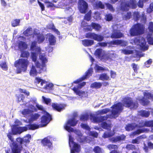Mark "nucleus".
<instances>
[{
    "instance_id": "59",
    "label": "nucleus",
    "mask_w": 153,
    "mask_h": 153,
    "mask_svg": "<svg viewBox=\"0 0 153 153\" xmlns=\"http://www.w3.org/2000/svg\"><path fill=\"white\" fill-rule=\"evenodd\" d=\"M31 113V111L28 109H25L22 112V114L24 115L29 114Z\"/></svg>"
},
{
    "instance_id": "42",
    "label": "nucleus",
    "mask_w": 153,
    "mask_h": 153,
    "mask_svg": "<svg viewBox=\"0 0 153 153\" xmlns=\"http://www.w3.org/2000/svg\"><path fill=\"white\" fill-rule=\"evenodd\" d=\"M104 19L106 21H111L113 19L112 15L111 13H107L105 15Z\"/></svg>"
},
{
    "instance_id": "11",
    "label": "nucleus",
    "mask_w": 153,
    "mask_h": 153,
    "mask_svg": "<svg viewBox=\"0 0 153 153\" xmlns=\"http://www.w3.org/2000/svg\"><path fill=\"white\" fill-rule=\"evenodd\" d=\"M53 109L58 112H60L64 109L65 105L63 104L53 103L51 104Z\"/></svg>"
},
{
    "instance_id": "49",
    "label": "nucleus",
    "mask_w": 153,
    "mask_h": 153,
    "mask_svg": "<svg viewBox=\"0 0 153 153\" xmlns=\"http://www.w3.org/2000/svg\"><path fill=\"white\" fill-rule=\"evenodd\" d=\"M25 97L24 95L20 94L18 95L17 97V101L18 102L22 101L23 102L25 99Z\"/></svg>"
},
{
    "instance_id": "40",
    "label": "nucleus",
    "mask_w": 153,
    "mask_h": 153,
    "mask_svg": "<svg viewBox=\"0 0 153 153\" xmlns=\"http://www.w3.org/2000/svg\"><path fill=\"white\" fill-rule=\"evenodd\" d=\"M93 151L95 153H103L104 152L103 149L98 146L94 147Z\"/></svg>"
},
{
    "instance_id": "51",
    "label": "nucleus",
    "mask_w": 153,
    "mask_h": 153,
    "mask_svg": "<svg viewBox=\"0 0 153 153\" xmlns=\"http://www.w3.org/2000/svg\"><path fill=\"white\" fill-rule=\"evenodd\" d=\"M147 13H150L153 12V2L151 3L146 10Z\"/></svg>"
},
{
    "instance_id": "1",
    "label": "nucleus",
    "mask_w": 153,
    "mask_h": 153,
    "mask_svg": "<svg viewBox=\"0 0 153 153\" xmlns=\"http://www.w3.org/2000/svg\"><path fill=\"white\" fill-rule=\"evenodd\" d=\"M122 103L119 102L114 105L111 107V108L115 110H112L111 115L114 117L118 116L119 113L123 110V106L126 108H130L131 109H136L139 106V104L137 101L134 102L131 97H123L121 100Z\"/></svg>"
},
{
    "instance_id": "37",
    "label": "nucleus",
    "mask_w": 153,
    "mask_h": 153,
    "mask_svg": "<svg viewBox=\"0 0 153 153\" xmlns=\"http://www.w3.org/2000/svg\"><path fill=\"white\" fill-rule=\"evenodd\" d=\"M129 7L127 2H122L121 4L120 9L123 11H128Z\"/></svg>"
},
{
    "instance_id": "62",
    "label": "nucleus",
    "mask_w": 153,
    "mask_h": 153,
    "mask_svg": "<svg viewBox=\"0 0 153 153\" xmlns=\"http://www.w3.org/2000/svg\"><path fill=\"white\" fill-rule=\"evenodd\" d=\"M0 66L4 70H7V67L5 62H2L0 64Z\"/></svg>"
},
{
    "instance_id": "46",
    "label": "nucleus",
    "mask_w": 153,
    "mask_h": 153,
    "mask_svg": "<svg viewBox=\"0 0 153 153\" xmlns=\"http://www.w3.org/2000/svg\"><path fill=\"white\" fill-rule=\"evenodd\" d=\"M91 119H92L93 121L95 123H100V117L94 116L91 115Z\"/></svg>"
},
{
    "instance_id": "12",
    "label": "nucleus",
    "mask_w": 153,
    "mask_h": 153,
    "mask_svg": "<svg viewBox=\"0 0 153 153\" xmlns=\"http://www.w3.org/2000/svg\"><path fill=\"white\" fill-rule=\"evenodd\" d=\"M139 43L140 50L143 51H145L148 50V46L146 45V42L144 38L143 37L140 40Z\"/></svg>"
},
{
    "instance_id": "9",
    "label": "nucleus",
    "mask_w": 153,
    "mask_h": 153,
    "mask_svg": "<svg viewBox=\"0 0 153 153\" xmlns=\"http://www.w3.org/2000/svg\"><path fill=\"white\" fill-rule=\"evenodd\" d=\"M40 59L42 61V64H41L39 61H36L35 65L37 68H39L41 70H44L46 68L45 63L48 62L47 59L43 56H41Z\"/></svg>"
},
{
    "instance_id": "47",
    "label": "nucleus",
    "mask_w": 153,
    "mask_h": 153,
    "mask_svg": "<svg viewBox=\"0 0 153 153\" xmlns=\"http://www.w3.org/2000/svg\"><path fill=\"white\" fill-rule=\"evenodd\" d=\"M12 133L10 132H9L7 134V136L9 140H10L12 142V146H11V149H12V148L13 147V145L12 144L13 143H17L16 142H14V139L13 137H12Z\"/></svg>"
},
{
    "instance_id": "34",
    "label": "nucleus",
    "mask_w": 153,
    "mask_h": 153,
    "mask_svg": "<svg viewBox=\"0 0 153 153\" xmlns=\"http://www.w3.org/2000/svg\"><path fill=\"white\" fill-rule=\"evenodd\" d=\"M28 47L27 45L25 42L20 41L18 44V48L20 49H26Z\"/></svg>"
},
{
    "instance_id": "30",
    "label": "nucleus",
    "mask_w": 153,
    "mask_h": 153,
    "mask_svg": "<svg viewBox=\"0 0 153 153\" xmlns=\"http://www.w3.org/2000/svg\"><path fill=\"white\" fill-rule=\"evenodd\" d=\"M143 149L146 152H148L149 148L151 149H153V143L151 142H148L147 143L148 146H146V144L145 143H143Z\"/></svg>"
},
{
    "instance_id": "16",
    "label": "nucleus",
    "mask_w": 153,
    "mask_h": 153,
    "mask_svg": "<svg viewBox=\"0 0 153 153\" xmlns=\"http://www.w3.org/2000/svg\"><path fill=\"white\" fill-rule=\"evenodd\" d=\"M126 137L123 135L113 137L109 139V140L113 143H115L118 141L125 140Z\"/></svg>"
},
{
    "instance_id": "61",
    "label": "nucleus",
    "mask_w": 153,
    "mask_h": 153,
    "mask_svg": "<svg viewBox=\"0 0 153 153\" xmlns=\"http://www.w3.org/2000/svg\"><path fill=\"white\" fill-rule=\"evenodd\" d=\"M122 53L125 55H129L132 53V51L131 50L124 49L121 50Z\"/></svg>"
},
{
    "instance_id": "35",
    "label": "nucleus",
    "mask_w": 153,
    "mask_h": 153,
    "mask_svg": "<svg viewBox=\"0 0 153 153\" xmlns=\"http://www.w3.org/2000/svg\"><path fill=\"white\" fill-rule=\"evenodd\" d=\"M91 10H89L87 13H85V14L84 17V19L87 21H89L91 20Z\"/></svg>"
},
{
    "instance_id": "48",
    "label": "nucleus",
    "mask_w": 153,
    "mask_h": 153,
    "mask_svg": "<svg viewBox=\"0 0 153 153\" xmlns=\"http://www.w3.org/2000/svg\"><path fill=\"white\" fill-rule=\"evenodd\" d=\"M133 16L134 18L136 21H138L140 17L139 13L138 11H135L133 13Z\"/></svg>"
},
{
    "instance_id": "44",
    "label": "nucleus",
    "mask_w": 153,
    "mask_h": 153,
    "mask_svg": "<svg viewBox=\"0 0 153 153\" xmlns=\"http://www.w3.org/2000/svg\"><path fill=\"white\" fill-rule=\"evenodd\" d=\"M20 20L19 19H16L11 23V25L13 27H15L19 25Z\"/></svg>"
},
{
    "instance_id": "50",
    "label": "nucleus",
    "mask_w": 153,
    "mask_h": 153,
    "mask_svg": "<svg viewBox=\"0 0 153 153\" xmlns=\"http://www.w3.org/2000/svg\"><path fill=\"white\" fill-rule=\"evenodd\" d=\"M35 80L38 83L41 82V85L42 86H43L44 84H45L46 83V81L45 80H42L39 77H36L35 78Z\"/></svg>"
},
{
    "instance_id": "54",
    "label": "nucleus",
    "mask_w": 153,
    "mask_h": 153,
    "mask_svg": "<svg viewBox=\"0 0 153 153\" xmlns=\"http://www.w3.org/2000/svg\"><path fill=\"white\" fill-rule=\"evenodd\" d=\"M140 22L142 23H145L146 22V16L144 13L142 14L140 16Z\"/></svg>"
},
{
    "instance_id": "6",
    "label": "nucleus",
    "mask_w": 153,
    "mask_h": 153,
    "mask_svg": "<svg viewBox=\"0 0 153 153\" xmlns=\"http://www.w3.org/2000/svg\"><path fill=\"white\" fill-rule=\"evenodd\" d=\"M82 25L85 31H91L93 29L97 31H100L102 29L101 26L99 24L92 22L90 25H85L84 24Z\"/></svg>"
},
{
    "instance_id": "5",
    "label": "nucleus",
    "mask_w": 153,
    "mask_h": 153,
    "mask_svg": "<svg viewBox=\"0 0 153 153\" xmlns=\"http://www.w3.org/2000/svg\"><path fill=\"white\" fill-rule=\"evenodd\" d=\"M145 28L143 25L137 23L134 25L131 28L129 33L131 36H140L144 33Z\"/></svg>"
},
{
    "instance_id": "28",
    "label": "nucleus",
    "mask_w": 153,
    "mask_h": 153,
    "mask_svg": "<svg viewBox=\"0 0 153 153\" xmlns=\"http://www.w3.org/2000/svg\"><path fill=\"white\" fill-rule=\"evenodd\" d=\"M93 7L94 8L96 9H103L105 8L104 5L100 1L95 2L94 4Z\"/></svg>"
},
{
    "instance_id": "43",
    "label": "nucleus",
    "mask_w": 153,
    "mask_h": 153,
    "mask_svg": "<svg viewBox=\"0 0 153 153\" xmlns=\"http://www.w3.org/2000/svg\"><path fill=\"white\" fill-rule=\"evenodd\" d=\"M143 138L142 136H140L136 138L135 139H133L132 140L131 143L133 144H139L140 143L139 140L142 139Z\"/></svg>"
},
{
    "instance_id": "27",
    "label": "nucleus",
    "mask_w": 153,
    "mask_h": 153,
    "mask_svg": "<svg viewBox=\"0 0 153 153\" xmlns=\"http://www.w3.org/2000/svg\"><path fill=\"white\" fill-rule=\"evenodd\" d=\"M127 2L129 7L133 9H135L137 7V4L136 0H130Z\"/></svg>"
},
{
    "instance_id": "64",
    "label": "nucleus",
    "mask_w": 153,
    "mask_h": 153,
    "mask_svg": "<svg viewBox=\"0 0 153 153\" xmlns=\"http://www.w3.org/2000/svg\"><path fill=\"white\" fill-rule=\"evenodd\" d=\"M101 127L104 129H108L110 127L108 124L106 122H102L101 124Z\"/></svg>"
},
{
    "instance_id": "24",
    "label": "nucleus",
    "mask_w": 153,
    "mask_h": 153,
    "mask_svg": "<svg viewBox=\"0 0 153 153\" xmlns=\"http://www.w3.org/2000/svg\"><path fill=\"white\" fill-rule=\"evenodd\" d=\"M47 28L55 32L57 35H60V33L58 30L56 28L54 25L53 23L49 24L46 26Z\"/></svg>"
},
{
    "instance_id": "14",
    "label": "nucleus",
    "mask_w": 153,
    "mask_h": 153,
    "mask_svg": "<svg viewBox=\"0 0 153 153\" xmlns=\"http://www.w3.org/2000/svg\"><path fill=\"white\" fill-rule=\"evenodd\" d=\"M33 35H35L37 37V42L39 43L42 42L45 40V36L40 32L37 33L34 31L33 33Z\"/></svg>"
},
{
    "instance_id": "22",
    "label": "nucleus",
    "mask_w": 153,
    "mask_h": 153,
    "mask_svg": "<svg viewBox=\"0 0 153 153\" xmlns=\"http://www.w3.org/2000/svg\"><path fill=\"white\" fill-rule=\"evenodd\" d=\"M41 142L43 146H48L49 148L51 147L52 145V143L47 137L44 138L41 140Z\"/></svg>"
},
{
    "instance_id": "2",
    "label": "nucleus",
    "mask_w": 153,
    "mask_h": 153,
    "mask_svg": "<svg viewBox=\"0 0 153 153\" xmlns=\"http://www.w3.org/2000/svg\"><path fill=\"white\" fill-rule=\"evenodd\" d=\"M93 72V69L92 68H90L85 72V74L83 75L81 77L73 82L72 84V85L74 83L78 84L77 85L74 86L71 89L74 91V93L76 95L79 96L81 98L86 97L85 94L86 93H87V92L80 90L81 88L86 85V82H83L79 84V83L91 76Z\"/></svg>"
},
{
    "instance_id": "18",
    "label": "nucleus",
    "mask_w": 153,
    "mask_h": 153,
    "mask_svg": "<svg viewBox=\"0 0 153 153\" xmlns=\"http://www.w3.org/2000/svg\"><path fill=\"white\" fill-rule=\"evenodd\" d=\"M123 34L121 33L120 30H114V32L112 34L111 37L112 38H120L123 37Z\"/></svg>"
},
{
    "instance_id": "3",
    "label": "nucleus",
    "mask_w": 153,
    "mask_h": 153,
    "mask_svg": "<svg viewBox=\"0 0 153 153\" xmlns=\"http://www.w3.org/2000/svg\"><path fill=\"white\" fill-rule=\"evenodd\" d=\"M52 119L51 115L46 111L45 114L42 116L41 118L40 124L39 125L35 124H28L29 130H34L39 127H44L49 123Z\"/></svg>"
},
{
    "instance_id": "60",
    "label": "nucleus",
    "mask_w": 153,
    "mask_h": 153,
    "mask_svg": "<svg viewBox=\"0 0 153 153\" xmlns=\"http://www.w3.org/2000/svg\"><path fill=\"white\" fill-rule=\"evenodd\" d=\"M128 44L127 42L124 40L120 39L119 45L121 46L125 47Z\"/></svg>"
},
{
    "instance_id": "36",
    "label": "nucleus",
    "mask_w": 153,
    "mask_h": 153,
    "mask_svg": "<svg viewBox=\"0 0 153 153\" xmlns=\"http://www.w3.org/2000/svg\"><path fill=\"white\" fill-rule=\"evenodd\" d=\"M20 57L27 59L30 56L29 52L27 51H21Z\"/></svg>"
},
{
    "instance_id": "32",
    "label": "nucleus",
    "mask_w": 153,
    "mask_h": 153,
    "mask_svg": "<svg viewBox=\"0 0 153 153\" xmlns=\"http://www.w3.org/2000/svg\"><path fill=\"white\" fill-rule=\"evenodd\" d=\"M99 79L102 81L105 80H110V78L106 73H104L100 75L99 77Z\"/></svg>"
},
{
    "instance_id": "26",
    "label": "nucleus",
    "mask_w": 153,
    "mask_h": 153,
    "mask_svg": "<svg viewBox=\"0 0 153 153\" xmlns=\"http://www.w3.org/2000/svg\"><path fill=\"white\" fill-rule=\"evenodd\" d=\"M48 41L50 45H54L56 42V38L54 35L49 33Z\"/></svg>"
},
{
    "instance_id": "25",
    "label": "nucleus",
    "mask_w": 153,
    "mask_h": 153,
    "mask_svg": "<svg viewBox=\"0 0 153 153\" xmlns=\"http://www.w3.org/2000/svg\"><path fill=\"white\" fill-rule=\"evenodd\" d=\"M140 103L143 106H146L149 105L150 101L145 97H143L142 98L138 100Z\"/></svg>"
},
{
    "instance_id": "52",
    "label": "nucleus",
    "mask_w": 153,
    "mask_h": 153,
    "mask_svg": "<svg viewBox=\"0 0 153 153\" xmlns=\"http://www.w3.org/2000/svg\"><path fill=\"white\" fill-rule=\"evenodd\" d=\"M40 116V115L37 113H35L31 116L30 120L32 121L36 120Z\"/></svg>"
},
{
    "instance_id": "63",
    "label": "nucleus",
    "mask_w": 153,
    "mask_h": 153,
    "mask_svg": "<svg viewBox=\"0 0 153 153\" xmlns=\"http://www.w3.org/2000/svg\"><path fill=\"white\" fill-rule=\"evenodd\" d=\"M31 58L32 60L34 62H36L37 60V56L35 52H33L31 54Z\"/></svg>"
},
{
    "instance_id": "8",
    "label": "nucleus",
    "mask_w": 153,
    "mask_h": 153,
    "mask_svg": "<svg viewBox=\"0 0 153 153\" xmlns=\"http://www.w3.org/2000/svg\"><path fill=\"white\" fill-rule=\"evenodd\" d=\"M85 37L86 38L92 39L97 42H101L104 39L103 36L95 33H87L85 34Z\"/></svg>"
},
{
    "instance_id": "21",
    "label": "nucleus",
    "mask_w": 153,
    "mask_h": 153,
    "mask_svg": "<svg viewBox=\"0 0 153 153\" xmlns=\"http://www.w3.org/2000/svg\"><path fill=\"white\" fill-rule=\"evenodd\" d=\"M82 45L85 47L90 46L92 45L94 42L92 40L84 39L82 41Z\"/></svg>"
},
{
    "instance_id": "45",
    "label": "nucleus",
    "mask_w": 153,
    "mask_h": 153,
    "mask_svg": "<svg viewBox=\"0 0 153 153\" xmlns=\"http://www.w3.org/2000/svg\"><path fill=\"white\" fill-rule=\"evenodd\" d=\"M146 127H153V120H146Z\"/></svg>"
},
{
    "instance_id": "19",
    "label": "nucleus",
    "mask_w": 153,
    "mask_h": 153,
    "mask_svg": "<svg viewBox=\"0 0 153 153\" xmlns=\"http://www.w3.org/2000/svg\"><path fill=\"white\" fill-rule=\"evenodd\" d=\"M77 115V114H76L74 115L73 117L68 120L67 123V124L69 125L72 126H76L78 122V120H76L75 119V117Z\"/></svg>"
},
{
    "instance_id": "56",
    "label": "nucleus",
    "mask_w": 153,
    "mask_h": 153,
    "mask_svg": "<svg viewBox=\"0 0 153 153\" xmlns=\"http://www.w3.org/2000/svg\"><path fill=\"white\" fill-rule=\"evenodd\" d=\"M132 16L131 13V12H128L123 17V18L126 20L130 19Z\"/></svg>"
},
{
    "instance_id": "53",
    "label": "nucleus",
    "mask_w": 153,
    "mask_h": 153,
    "mask_svg": "<svg viewBox=\"0 0 153 153\" xmlns=\"http://www.w3.org/2000/svg\"><path fill=\"white\" fill-rule=\"evenodd\" d=\"M114 135V134L113 133L110 132H105L103 135V137L104 138H105L110 137Z\"/></svg>"
},
{
    "instance_id": "20",
    "label": "nucleus",
    "mask_w": 153,
    "mask_h": 153,
    "mask_svg": "<svg viewBox=\"0 0 153 153\" xmlns=\"http://www.w3.org/2000/svg\"><path fill=\"white\" fill-rule=\"evenodd\" d=\"M37 42L36 41L32 42L30 46V49L32 51H35L40 52V48L37 46Z\"/></svg>"
},
{
    "instance_id": "39",
    "label": "nucleus",
    "mask_w": 153,
    "mask_h": 153,
    "mask_svg": "<svg viewBox=\"0 0 153 153\" xmlns=\"http://www.w3.org/2000/svg\"><path fill=\"white\" fill-rule=\"evenodd\" d=\"M42 101L46 104L48 105H50L51 100L49 98H46L45 97L42 96Z\"/></svg>"
},
{
    "instance_id": "23",
    "label": "nucleus",
    "mask_w": 153,
    "mask_h": 153,
    "mask_svg": "<svg viewBox=\"0 0 153 153\" xmlns=\"http://www.w3.org/2000/svg\"><path fill=\"white\" fill-rule=\"evenodd\" d=\"M138 114L141 117L146 118L149 116L150 112L148 111L142 110L138 111Z\"/></svg>"
},
{
    "instance_id": "13",
    "label": "nucleus",
    "mask_w": 153,
    "mask_h": 153,
    "mask_svg": "<svg viewBox=\"0 0 153 153\" xmlns=\"http://www.w3.org/2000/svg\"><path fill=\"white\" fill-rule=\"evenodd\" d=\"M13 147L12 149V153H21L22 147L19 146L17 143H13L12 144Z\"/></svg>"
},
{
    "instance_id": "33",
    "label": "nucleus",
    "mask_w": 153,
    "mask_h": 153,
    "mask_svg": "<svg viewBox=\"0 0 153 153\" xmlns=\"http://www.w3.org/2000/svg\"><path fill=\"white\" fill-rule=\"evenodd\" d=\"M29 73L30 75L33 76H36L37 75L38 72L34 66L32 65L31 66Z\"/></svg>"
},
{
    "instance_id": "7",
    "label": "nucleus",
    "mask_w": 153,
    "mask_h": 153,
    "mask_svg": "<svg viewBox=\"0 0 153 153\" xmlns=\"http://www.w3.org/2000/svg\"><path fill=\"white\" fill-rule=\"evenodd\" d=\"M78 7L80 13L85 14L88 11V5L84 0H79L78 2Z\"/></svg>"
},
{
    "instance_id": "29",
    "label": "nucleus",
    "mask_w": 153,
    "mask_h": 153,
    "mask_svg": "<svg viewBox=\"0 0 153 153\" xmlns=\"http://www.w3.org/2000/svg\"><path fill=\"white\" fill-rule=\"evenodd\" d=\"M137 126L135 123H128L126 126L125 129L128 131H132Z\"/></svg>"
},
{
    "instance_id": "58",
    "label": "nucleus",
    "mask_w": 153,
    "mask_h": 153,
    "mask_svg": "<svg viewBox=\"0 0 153 153\" xmlns=\"http://www.w3.org/2000/svg\"><path fill=\"white\" fill-rule=\"evenodd\" d=\"M107 148H108L109 150H110L111 149H118V146L117 145L115 144H109L108 145Z\"/></svg>"
},
{
    "instance_id": "41",
    "label": "nucleus",
    "mask_w": 153,
    "mask_h": 153,
    "mask_svg": "<svg viewBox=\"0 0 153 153\" xmlns=\"http://www.w3.org/2000/svg\"><path fill=\"white\" fill-rule=\"evenodd\" d=\"M89 117V115L88 114H81L79 120L81 121H87Z\"/></svg>"
},
{
    "instance_id": "38",
    "label": "nucleus",
    "mask_w": 153,
    "mask_h": 153,
    "mask_svg": "<svg viewBox=\"0 0 153 153\" xmlns=\"http://www.w3.org/2000/svg\"><path fill=\"white\" fill-rule=\"evenodd\" d=\"M32 28L28 27L23 32V33L26 36L28 37L32 35Z\"/></svg>"
},
{
    "instance_id": "17",
    "label": "nucleus",
    "mask_w": 153,
    "mask_h": 153,
    "mask_svg": "<svg viewBox=\"0 0 153 153\" xmlns=\"http://www.w3.org/2000/svg\"><path fill=\"white\" fill-rule=\"evenodd\" d=\"M21 127H18V125H14L11 129L12 133L13 135H16L18 134L21 133Z\"/></svg>"
},
{
    "instance_id": "10",
    "label": "nucleus",
    "mask_w": 153,
    "mask_h": 153,
    "mask_svg": "<svg viewBox=\"0 0 153 153\" xmlns=\"http://www.w3.org/2000/svg\"><path fill=\"white\" fill-rule=\"evenodd\" d=\"M69 145L71 147V145H73V148L74 150H75L76 152L78 153L80 150V146L79 145L74 142L72 138H69Z\"/></svg>"
},
{
    "instance_id": "57",
    "label": "nucleus",
    "mask_w": 153,
    "mask_h": 153,
    "mask_svg": "<svg viewBox=\"0 0 153 153\" xmlns=\"http://www.w3.org/2000/svg\"><path fill=\"white\" fill-rule=\"evenodd\" d=\"M102 52V50L100 48L97 49L95 52V54L96 56L99 57H101Z\"/></svg>"
},
{
    "instance_id": "4",
    "label": "nucleus",
    "mask_w": 153,
    "mask_h": 153,
    "mask_svg": "<svg viewBox=\"0 0 153 153\" xmlns=\"http://www.w3.org/2000/svg\"><path fill=\"white\" fill-rule=\"evenodd\" d=\"M29 63L28 60L24 58L19 59L16 61L14 65L17 68V73H20L22 71H25L27 70Z\"/></svg>"
},
{
    "instance_id": "15",
    "label": "nucleus",
    "mask_w": 153,
    "mask_h": 153,
    "mask_svg": "<svg viewBox=\"0 0 153 153\" xmlns=\"http://www.w3.org/2000/svg\"><path fill=\"white\" fill-rule=\"evenodd\" d=\"M45 84L43 89L45 90V92L50 93L53 90V85L52 83L46 82Z\"/></svg>"
},
{
    "instance_id": "55",
    "label": "nucleus",
    "mask_w": 153,
    "mask_h": 153,
    "mask_svg": "<svg viewBox=\"0 0 153 153\" xmlns=\"http://www.w3.org/2000/svg\"><path fill=\"white\" fill-rule=\"evenodd\" d=\"M131 66L134 72L135 73H137V71L139 69V67L138 65L135 63H133L131 64Z\"/></svg>"
},
{
    "instance_id": "31",
    "label": "nucleus",
    "mask_w": 153,
    "mask_h": 153,
    "mask_svg": "<svg viewBox=\"0 0 153 153\" xmlns=\"http://www.w3.org/2000/svg\"><path fill=\"white\" fill-rule=\"evenodd\" d=\"M102 86V83L100 82H94L91 84L90 85L91 88L96 89L100 88Z\"/></svg>"
}]
</instances>
